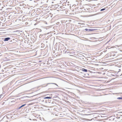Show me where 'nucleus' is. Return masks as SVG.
I'll list each match as a JSON object with an SVG mask.
<instances>
[{
  "mask_svg": "<svg viewBox=\"0 0 122 122\" xmlns=\"http://www.w3.org/2000/svg\"><path fill=\"white\" fill-rule=\"evenodd\" d=\"M10 39V38H5V39L4 40L5 41H8Z\"/></svg>",
  "mask_w": 122,
  "mask_h": 122,
  "instance_id": "f257e3e1",
  "label": "nucleus"
},
{
  "mask_svg": "<svg viewBox=\"0 0 122 122\" xmlns=\"http://www.w3.org/2000/svg\"><path fill=\"white\" fill-rule=\"evenodd\" d=\"M51 97H44V99H51Z\"/></svg>",
  "mask_w": 122,
  "mask_h": 122,
  "instance_id": "7ed1b4c3",
  "label": "nucleus"
},
{
  "mask_svg": "<svg viewBox=\"0 0 122 122\" xmlns=\"http://www.w3.org/2000/svg\"><path fill=\"white\" fill-rule=\"evenodd\" d=\"M82 71H85V72H86L87 71V70L86 69L83 68L82 69Z\"/></svg>",
  "mask_w": 122,
  "mask_h": 122,
  "instance_id": "f03ea898",
  "label": "nucleus"
},
{
  "mask_svg": "<svg viewBox=\"0 0 122 122\" xmlns=\"http://www.w3.org/2000/svg\"><path fill=\"white\" fill-rule=\"evenodd\" d=\"M55 85H56V86H57V85L56 84V83H53Z\"/></svg>",
  "mask_w": 122,
  "mask_h": 122,
  "instance_id": "9d476101",
  "label": "nucleus"
},
{
  "mask_svg": "<svg viewBox=\"0 0 122 122\" xmlns=\"http://www.w3.org/2000/svg\"><path fill=\"white\" fill-rule=\"evenodd\" d=\"M88 30H89V31H91V30H91V29H89Z\"/></svg>",
  "mask_w": 122,
  "mask_h": 122,
  "instance_id": "423d86ee",
  "label": "nucleus"
},
{
  "mask_svg": "<svg viewBox=\"0 0 122 122\" xmlns=\"http://www.w3.org/2000/svg\"><path fill=\"white\" fill-rule=\"evenodd\" d=\"M26 105V104H24L22 105L23 107L25 106Z\"/></svg>",
  "mask_w": 122,
  "mask_h": 122,
  "instance_id": "6e6552de",
  "label": "nucleus"
},
{
  "mask_svg": "<svg viewBox=\"0 0 122 122\" xmlns=\"http://www.w3.org/2000/svg\"><path fill=\"white\" fill-rule=\"evenodd\" d=\"M118 99H122V97H118L117 98Z\"/></svg>",
  "mask_w": 122,
  "mask_h": 122,
  "instance_id": "39448f33",
  "label": "nucleus"
},
{
  "mask_svg": "<svg viewBox=\"0 0 122 122\" xmlns=\"http://www.w3.org/2000/svg\"><path fill=\"white\" fill-rule=\"evenodd\" d=\"M85 30H86V31H87V30H88V29H87V28L86 29H85Z\"/></svg>",
  "mask_w": 122,
  "mask_h": 122,
  "instance_id": "0eeeda50",
  "label": "nucleus"
},
{
  "mask_svg": "<svg viewBox=\"0 0 122 122\" xmlns=\"http://www.w3.org/2000/svg\"><path fill=\"white\" fill-rule=\"evenodd\" d=\"M22 107H23V106L22 105L20 108H21Z\"/></svg>",
  "mask_w": 122,
  "mask_h": 122,
  "instance_id": "1a4fd4ad",
  "label": "nucleus"
},
{
  "mask_svg": "<svg viewBox=\"0 0 122 122\" xmlns=\"http://www.w3.org/2000/svg\"><path fill=\"white\" fill-rule=\"evenodd\" d=\"M105 9H101V11H103V10H105Z\"/></svg>",
  "mask_w": 122,
  "mask_h": 122,
  "instance_id": "20e7f679",
  "label": "nucleus"
},
{
  "mask_svg": "<svg viewBox=\"0 0 122 122\" xmlns=\"http://www.w3.org/2000/svg\"><path fill=\"white\" fill-rule=\"evenodd\" d=\"M115 55V54H114L113 55V56H114V55Z\"/></svg>",
  "mask_w": 122,
  "mask_h": 122,
  "instance_id": "9b49d317",
  "label": "nucleus"
}]
</instances>
